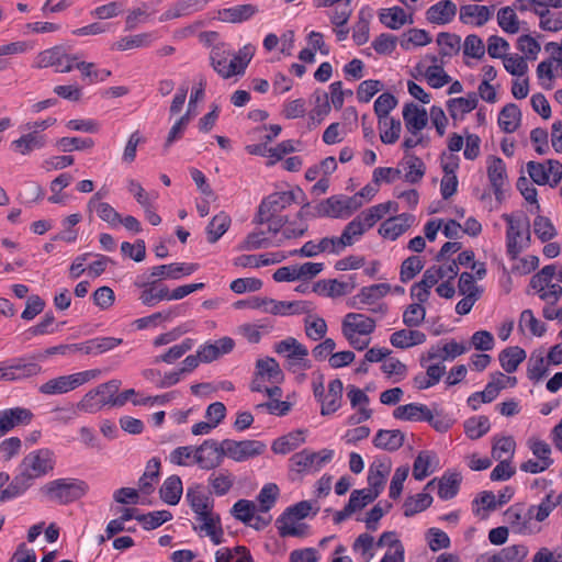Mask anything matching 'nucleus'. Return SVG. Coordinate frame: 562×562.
<instances>
[{"label":"nucleus","mask_w":562,"mask_h":562,"mask_svg":"<svg viewBox=\"0 0 562 562\" xmlns=\"http://www.w3.org/2000/svg\"><path fill=\"white\" fill-rule=\"evenodd\" d=\"M183 485L179 475L168 476L159 488V496L168 505H177L182 496Z\"/></svg>","instance_id":"nucleus-34"},{"label":"nucleus","mask_w":562,"mask_h":562,"mask_svg":"<svg viewBox=\"0 0 562 562\" xmlns=\"http://www.w3.org/2000/svg\"><path fill=\"white\" fill-rule=\"evenodd\" d=\"M256 369L257 376H267L270 382H278L283 376L282 370L274 358L259 359L256 363Z\"/></svg>","instance_id":"nucleus-55"},{"label":"nucleus","mask_w":562,"mask_h":562,"mask_svg":"<svg viewBox=\"0 0 562 562\" xmlns=\"http://www.w3.org/2000/svg\"><path fill=\"white\" fill-rule=\"evenodd\" d=\"M134 285L143 290L139 295L143 305L151 307L158 303L155 282L150 276L147 278L144 276L137 277Z\"/></svg>","instance_id":"nucleus-50"},{"label":"nucleus","mask_w":562,"mask_h":562,"mask_svg":"<svg viewBox=\"0 0 562 562\" xmlns=\"http://www.w3.org/2000/svg\"><path fill=\"white\" fill-rule=\"evenodd\" d=\"M89 491V485L80 479H56L46 483L42 492L49 501L57 502L60 505L74 503L83 497Z\"/></svg>","instance_id":"nucleus-2"},{"label":"nucleus","mask_w":562,"mask_h":562,"mask_svg":"<svg viewBox=\"0 0 562 562\" xmlns=\"http://www.w3.org/2000/svg\"><path fill=\"white\" fill-rule=\"evenodd\" d=\"M312 505L308 501H301L289 506L276 520L277 522L289 521L294 524L295 520L304 519L308 516Z\"/></svg>","instance_id":"nucleus-57"},{"label":"nucleus","mask_w":562,"mask_h":562,"mask_svg":"<svg viewBox=\"0 0 562 562\" xmlns=\"http://www.w3.org/2000/svg\"><path fill=\"white\" fill-rule=\"evenodd\" d=\"M525 359L526 351L518 346L507 347L498 356L499 363L507 373L515 372Z\"/></svg>","instance_id":"nucleus-40"},{"label":"nucleus","mask_w":562,"mask_h":562,"mask_svg":"<svg viewBox=\"0 0 562 562\" xmlns=\"http://www.w3.org/2000/svg\"><path fill=\"white\" fill-rule=\"evenodd\" d=\"M527 446L536 459L541 463L548 465L549 468L553 464V459L551 458V447L549 443L538 438H529Z\"/></svg>","instance_id":"nucleus-62"},{"label":"nucleus","mask_w":562,"mask_h":562,"mask_svg":"<svg viewBox=\"0 0 562 562\" xmlns=\"http://www.w3.org/2000/svg\"><path fill=\"white\" fill-rule=\"evenodd\" d=\"M502 218L506 222V255L516 260L531 244L529 218L524 213H505Z\"/></svg>","instance_id":"nucleus-1"},{"label":"nucleus","mask_w":562,"mask_h":562,"mask_svg":"<svg viewBox=\"0 0 562 562\" xmlns=\"http://www.w3.org/2000/svg\"><path fill=\"white\" fill-rule=\"evenodd\" d=\"M210 1L211 0H177L159 16V21L165 22L189 16L202 11Z\"/></svg>","instance_id":"nucleus-17"},{"label":"nucleus","mask_w":562,"mask_h":562,"mask_svg":"<svg viewBox=\"0 0 562 562\" xmlns=\"http://www.w3.org/2000/svg\"><path fill=\"white\" fill-rule=\"evenodd\" d=\"M470 347L463 342H457L456 340L439 341L436 345L430 346L427 351L428 360L452 361L459 356L465 353Z\"/></svg>","instance_id":"nucleus-15"},{"label":"nucleus","mask_w":562,"mask_h":562,"mask_svg":"<svg viewBox=\"0 0 562 562\" xmlns=\"http://www.w3.org/2000/svg\"><path fill=\"white\" fill-rule=\"evenodd\" d=\"M196 263H186V262H172L168 265H159L155 266L150 269V277L157 278L159 280L170 279L178 280L181 277L190 276L198 269Z\"/></svg>","instance_id":"nucleus-19"},{"label":"nucleus","mask_w":562,"mask_h":562,"mask_svg":"<svg viewBox=\"0 0 562 562\" xmlns=\"http://www.w3.org/2000/svg\"><path fill=\"white\" fill-rule=\"evenodd\" d=\"M99 199L100 193L98 192L88 202V209L90 211L94 210L102 221L112 226L120 224L121 214L111 204L106 202H98Z\"/></svg>","instance_id":"nucleus-39"},{"label":"nucleus","mask_w":562,"mask_h":562,"mask_svg":"<svg viewBox=\"0 0 562 562\" xmlns=\"http://www.w3.org/2000/svg\"><path fill=\"white\" fill-rule=\"evenodd\" d=\"M379 18L382 24L392 30L400 29L406 23L407 20V15L404 9L397 5L382 10Z\"/></svg>","instance_id":"nucleus-54"},{"label":"nucleus","mask_w":562,"mask_h":562,"mask_svg":"<svg viewBox=\"0 0 562 562\" xmlns=\"http://www.w3.org/2000/svg\"><path fill=\"white\" fill-rule=\"evenodd\" d=\"M33 483L34 481L32 480V476L21 470V472L13 477L8 486L1 491L0 501L7 502L19 497L20 495L24 494L33 485Z\"/></svg>","instance_id":"nucleus-32"},{"label":"nucleus","mask_w":562,"mask_h":562,"mask_svg":"<svg viewBox=\"0 0 562 562\" xmlns=\"http://www.w3.org/2000/svg\"><path fill=\"white\" fill-rule=\"evenodd\" d=\"M344 385L340 379H334L328 384V392L319 400L322 407L321 414L328 416L334 414L341 406Z\"/></svg>","instance_id":"nucleus-25"},{"label":"nucleus","mask_w":562,"mask_h":562,"mask_svg":"<svg viewBox=\"0 0 562 562\" xmlns=\"http://www.w3.org/2000/svg\"><path fill=\"white\" fill-rule=\"evenodd\" d=\"M372 443L375 448L393 452L398 450L403 446L404 434L398 429H380L375 434Z\"/></svg>","instance_id":"nucleus-31"},{"label":"nucleus","mask_w":562,"mask_h":562,"mask_svg":"<svg viewBox=\"0 0 562 562\" xmlns=\"http://www.w3.org/2000/svg\"><path fill=\"white\" fill-rule=\"evenodd\" d=\"M259 9L255 4H238L231 8H225L218 11V19L226 23H243L249 21Z\"/></svg>","instance_id":"nucleus-27"},{"label":"nucleus","mask_w":562,"mask_h":562,"mask_svg":"<svg viewBox=\"0 0 562 562\" xmlns=\"http://www.w3.org/2000/svg\"><path fill=\"white\" fill-rule=\"evenodd\" d=\"M226 52L229 50L226 49L225 44H218L213 46L210 54V60L213 69L225 79L231 78L236 74V64L227 61L228 54Z\"/></svg>","instance_id":"nucleus-26"},{"label":"nucleus","mask_w":562,"mask_h":562,"mask_svg":"<svg viewBox=\"0 0 562 562\" xmlns=\"http://www.w3.org/2000/svg\"><path fill=\"white\" fill-rule=\"evenodd\" d=\"M391 290L389 283H376L369 286H363L360 292L355 296L361 304H373L381 297L385 296Z\"/></svg>","instance_id":"nucleus-49"},{"label":"nucleus","mask_w":562,"mask_h":562,"mask_svg":"<svg viewBox=\"0 0 562 562\" xmlns=\"http://www.w3.org/2000/svg\"><path fill=\"white\" fill-rule=\"evenodd\" d=\"M33 413L29 408L13 407L0 412V437L19 425H29Z\"/></svg>","instance_id":"nucleus-18"},{"label":"nucleus","mask_w":562,"mask_h":562,"mask_svg":"<svg viewBox=\"0 0 562 562\" xmlns=\"http://www.w3.org/2000/svg\"><path fill=\"white\" fill-rule=\"evenodd\" d=\"M305 441L303 430H294L282 437L277 438L271 446V450L278 454H286L295 450Z\"/></svg>","instance_id":"nucleus-38"},{"label":"nucleus","mask_w":562,"mask_h":562,"mask_svg":"<svg viewBox=\"0 0 562 562\" xmlns=\"http://www.w3.org/2000/svg\"><path fill=\"white\" fill-rule=\"evenodd\" d=\"M123 342V339L115 337H95L83 342L71 345L72 349L85 355L98 356L110 351Z\"/></svg>","instance_id":"nucleus-20"},{"label":"nucleus","mask_w":562,"mask_h":562,"mask_svg":"<svg viewBox=\"0 0 562 562\" xmlns=\"http://www.w3.org/2000/svg\"><path fill=\"white\" fill-rule=\"evenodd\" d=\"M171 519L172 514L165 509L147 513L138 517V521L143 525L145 530L156 529Z\"/></svg>","instance_id":"nucleus-63"},{"label":"nucleus","mask_w":562,"mask_h":562,"mask_svg":"<svg viewBox=\"0 0 562 562\" xmlns=\"http://www.w3.org/2000/svg\"><path fill=\"white\" fill-rule=\"evenodd\" d=\"M305 334L312 340H321L327 333V324L324 318L318 316H307L304 321Z\"/></svg>","instance_id":"nucleus-64"},{"label":"nucleus","mask_w":562,"mask_h":562,"mask_svg":"<svg viewBox=\"0 0 562 562\" xmlns=\"http://www.w3.org/2000/svg\"><path fill=\"white\" fill-rule=\"evenodd\" d=\"M521 121V112L517 104L507 103L498 114V126L505 133H514Z\"/></svg>","instance_id":"nucleus-36"},{"label":"nucleus","mask_w":562,"mask_h":562,"mask_svg":"<svg viewBox=\"0 0 562 562\" xmlns=\"http://www.w3.org/2000/svg\"><path fill=\"white\" fill-rule=\"evenodd\" d=\"M493 9L480 4H464L460 7V21L464 24L484 25L492 16Z\"/></svg>","instance_id":"nucleus-28"},{"label":"nucleus","mask_w":562,"mask_h":562,"mask_svg":"<svg viewBox=\"0 0 562 562\" xmlns=\"http://www.w3.org/2000/svg\"><path fill=\"white\" fill-rule=\"evenodd\" d=\"M497 22L501 29L509 34H516L520 30L518 18L515 9L505 7L497 12Z\"/></svg>","instance_id":"nucleus-60"},{"label":"nucleus","mask_w":562,"mask_h":562,"mask_svg":"<svg viewBox=\"0 0 562 562\" xmlns=\"http://www.w3.org/2000/svg\"><path fill=\"white\" fill-rule=\"evenodd\" d=\"M397 98L391 92H383L374 101V113L379 117V124L387 125L390 112L397 105Z\"/></svg>","instance_id":"nucleus-44"},{"label":"nucleus","mask_w":562,"mask_h":562,"mask_svg":"<svg viewBox=\"0 0 562 562\" xmlns=\"http://www.w3.org/2000/svg\"><path fill=\"white\" fill-rule=\"evenodd\" d=\"M548 364L549 363L548 361L546 362V359L541 351L532 352L528 360V379L535 382H539L540 380H542L548 373Z\"/></svg>","instance_id":"nucleus-53"},{"label":"nucleus","mask_w":562,"mask_h":562,"mask_svg":"<svg viewBox=\"0 0 562 562\" xmlns=\"http://www.w3.org/2000/svg\"><path fill=\"white\" fill-rule=\"evenodd\" d=\"M223 448L225 449V457L236 462H244L265 453L267 445L263 441L255 439H224Z\"/></svg>","instance_id":"nucleus-6"},{"label":"nucleus","mask_w":562,"mask_h":562,"mask_svg":"<svg viewBox=\"0 0 562 562\" xmlns=\"http://www.w3.org/2000/svg\"><path fill=\"white\" fill-rule=\"evenodd\" d=\"M437 44L440 55L451 57L460 50L461 38L456 34L442 32L437 36Z\"/></svg>","instance_id":"nucleus-61"},{"label":"nucleus","mask_w":562,"mask_h":562,"mask_svg":"<svg viewBox=\"0 0 562 562\" xmlns=\"http://www.w3.org/2000/svg\"><path fill=\"white\" fill-rule=\"evenodd\" d=\"M393 347L406 349L422 344V333L412 329H401L394 331L390 337Z\"/></svg>","instance_id":"nucleus-47"},{"label":"nucleus","mask_w":562,"mask_h":562,"mask_svg":"<svg viewBox=\"0 0 562 562\" xmlns=\"http://www.w3.org/2000/svg\"><path fill=\"white\" fill-rule=\"evenodd\" d=\"M232 220L225 212L216 214L206 226L207 241L216 243L229 228Z\"/></svg>","instance_id":"nucleus-42"},{"label":"nucleus","mask_w":562,"mask_h":562,"mask_svg":"<svg viewBox=\"0 0 562 562\" xmlns=\"http://www.w3.org/2000/svg\"><path fill=\"white\" fill-rule=\"evenodd\" d=\"M54 467V452L48 448L30 452L20 464V469L30 474L33 481L53 471Z\"/></svg>","instance_id":"nucleus-7"},{"label":"nucleus","mask_w":562,"mask_h":562,"mask_svg":"<svg viewBox=\"0 0 562 562\" xmlns=\"http://www.w3.org/2000/svg\"><path fill=\"white\" fill-rule=\"evenodd\" d=\"M528 548L524 544H513L503 548L495 554H482L475 562H524Z\"/></svg>","instance_id":"nucleus-24"},{"label":"nucleus","mask_w":562,"mask_h":562,"mask_svg":"<svg viewBox=\"0 0 562 562\" xmlns=\"http://www.w3.org/2000/svg\"><path fill=\"white\" fill-rule=\"evenodd\" d=\"M462 474L456 469H449L440 477H434L430 480L424 490L437 488V495L442 501H449L454 498L462 484Z\"/></svg>","instance_id":"nucleus-10"},{"label":"nucleus","mask_w":562,"mask_h":562,"mask_svg":"<svg viewBox=\"0 0 562 562\" xmlns=\"http://www.w3.org/2000/svg\"><path fill=\"white\" fill-rule=\"evenodd\" d=\"M205 85V80L201 78L199 87L193 88V90L191 91L188 109H186V113L182 116H180L170 128L165 143V147L171 146L173 142L181 138L183 132L186 131L188 124L191 121L192 110L195 106V103L204 98Z\"/></svg>","instance_id":"nucleus-11"},{"label":"nucleus","mask_w":562,"mask_h":562,"mask_svg":"<svg viewBox=\"0 0 562 562\" xmlns=\"http://www.w3.org/2000/svg\"><path fill=\"white\" fill-rule=\"evenodd\" d=\"M349 279L351 280L350 283L341 282L337 279L319 280L314 284L313 291L319 295L329 297L344 296L356 288V276H350Z\"/></svg>","instance_id":"nucleus-22"},{"label":"nucleus","mask_w":562,"mask_h":562,"mask_svg":"<svg viewBox=\"0 0 562 562\" xmlns=\"http://www.w3.org/2000/svg\"><path fill=\"white\" fill-rule=\"evenodd\" d=\"M491 424L486 416L471 417L464 422V431L470 439H479L490 430Z\"/></svg>","instance_id":"nucleus-58"},{"label":"nucleus","mask_w":562,"mask_h":562,"mask_svg":"<svg viewBox=\"0 0 562 562\" xmlns=\"http://www.w3.org/2000/svg\"><path fill=\"white\" fill-rule=\"evenodd\" d=\"M411 295L416 302L406 308L403 314V322L408 327H415L419 325V319L416 317V314L422 310V281L413 284Z\"/></svg>","instance_id":"nucleus-45"},{"label":"nucleus","mask_w":562,"mask_h":562,"mask_svg":"<svg viewBox=\"0 0 562 562\" xmlns=\"http://www.w3.org/2000/svg\"><path fill=\"white\" fill-rule=\"evenodd\" d=\"M297 201V191H281L273 192L265 196L254 217V223L257 225L266 224L272 215H277Z\"/></svg>","instance_id":"nucleus-3"},{"label":"nucleus","mask_w":562,"mask_h":562,"mask_svg":"<svg viewBox=\"0 0 562 562\" xmlns=\"http://www.w3.org/2000/svg\"><path fill=\"white\" fill-rule=\"evenodd\" d=\"M66 54V49L61 45L45 49L37 55L35 67H55L56 69L58 66H63Z\"/></svg>","instance_id":"nucleus-41"},{"label":"nucleus","mask_w":562,"mask_h":562,"mask_svg":"<svg viewBox=\"0 0 562 562\" xmlns=\"http://www.w3.org/2000/svg\"><path fill=\"white\" fill-rule=\"evenodd\" d=\"M98 373V370H87L69 375H61L48 380L40 386L38 391L46 395L64 394L94 379Z\"/></svg>","instance_id":"nucleus-5"},{"label":"nucleus","mask_w":562,"mask_h":562,"mask_svg":"<svg viewBox=\"0 0 562 562\" xmlns=\"http://www.w3.org/2000/svg\"><path fill=\"white\" fill-rule=\"evenodd\" d=\"M322 211L325 217L345 218L344 194H335L321 201Z\"/></svg>","instance_id":"nucleus-56"},{"label":"nucleus","mask_w":562,"mask_h":562,"mask_svg":"<svg viewBox=\"0 0 562 562\" xmlns=\"http://www.w3.org/2000/svg\"><path fill=\"white\" fill-rule=\"evenodd\" d=\"M375 329V321L364 314L348 313L342 321L341 331L344 336L353 334L368 336Z\"/></svg>","instance_id":"nucleus-16"},{"label":"nucleus","mask_w":562,"mask_h":562,"mask_svg":"<svg viewBox=\"0 0 562 562\" xmlns=\"http://www.w3.org/2000/svg\"><path fill=\"white\" fill-rule=\"evenodd\" d=\"M404 105L403 119L406 130L416 136L422 132V109L413 102L405 103Z\"/></svg>","instance_id":"nucleus-52"},{"label":"nucleus","mask_w":562,"mask_h":562,"mask_svg":"<svg viewBox=\"0 0 562 562\" xmlns=\"http://www.w3.org/2000/svg\"><path fill=\"white\" fill-rule=\"evenodd\" d=\"M457 14V5L450 0H441L431 5L427 12V20L436 24H447Z\"/></svg>","instance_id":"nucleus-30"},{"label":"nucleus","mask_w":562,"mask_h":562,"mask_svg":"<svg viewBox=\"0 0 562 562\" xmlns=\"http://www.w3.org/2000/svg\"><path fill=\"white\" fill-rule=\"evenodd\" d=\"M3 373L7 378L4 381H18L37 375L42 367L36 362H26L24 358H15L1 363Z\"/></svg>","instance_id":"nucleus-14"},{"label":"nucleus","mask_w":562,"mask_h":562,"mask_svg":"<svg viewBox=\"0 0 562 562\" xmlns=\"http://www.w3.org/2000/svg\"><path fill=\"white\" fill-rule=\"evenodd\" d=\"M402 220L403 215L387 218L380 225L379 234L384 238L395 240L409 227V224L402 225Z\"/></svg>","instance_id":"nucleus-59"},{"label":"nucleus","mask_w":562,"mask_h":562,"mask_svg":"<svg viewBox=\"0 0 562 562\" xmlns=\"http://www.w3.org/2000/svg\"><path fill=\"white\" fill-rule=\"evenodd\" d=\"M46 144V136L37 131L23 134L11 143V148L22 155H29L35 149H41Z\"/></svg>","instance_id":"nucleus-33"},{"label":"nucleus","mask_w":562,"mask_h":562,"mask_svg":"<svg viewBox=\"0 0 562 562\" xmlns=\"http://www.w3.org/2000/svg\"><path fill=\"white\" fill-rule=\"evenodd\" d=\"M424 422L430 424V426L439 431L446 432L453 425V419L442 411L430 409L424 405Z\"/></svg>","instance_id":"nucleus-48"},{"label":"nucleus","mask_w":562,"mask_h":562,"mask_svg":"<svg viewBox=\"0 0 562 562\" xmlns=\"http://www.w3.org/2000/svg\"><path fill=\"white\" fill-rule=\"evenodd\" d=\"M527 172L538 186L555 187L562 179V165L554 159H549L546 162L529 161L527 162Z\"/></svg>","instance_id":"nucleus-8"},{"label":"nucleus","mask_w":562,"mask_h":562,"mask_svg":"<svg viewBox=\"0 0 562 562\" xmlns=\"http://www.w3.org/2000/svg\"><path fill=\"white\" fill-rule=\"evenodd\" d=\"M487 178L497 201L504 199V193L508 187V177L504 160L496 156H488L486 159Z\"/></svg>","instance_id":"nucleus-12"},{"label":"nucleus","mask_w":562,"mask_h":562,"mask_svg":"<svg viewBox=\"0 0 562 562\" xmlns=\"http://www.w3.org/2000/svg\"><path fill=\"white\" fill-rule=\"evenodd\" d=\"M400 169L404 173V180L408 183H416L422 179V162L415 155L406 154L400 162Z\"/></svg>","instance_id":"nucleus-46"},{"label":"nucleus","mask_w":562,"mask_h":562,"mask_svg":"<svg viewBox=\"0 0 562 562\" xmlns=\"http://www.w3.org/2000/svg\"><path fill=\"white\" fill-rule=\"evenodd\" d=\"M186 499L196 517L205 515L214 508V499L204 492L201 484L188 487Z\"/></svg>","instance_id":"nucleus-21"},{"label":"nucleus","mask_w":562,"mask_h":562,"mask_svg":"<svg viewBox=\"0 0 562 562\" xmlns=\"http://www.w3.org/2000/svg\"><path fill=\"white\" fill-rule=\"evenodd\" d=\"M235 346L234 339L223 337L214 342H206L199 347L198 353L202 362L209 363L216 360L222 355L229 353Z\"/></svg>","instance_id":"nucleus-23"},{"label":"nucleus","mask_w":562,"mask_h":562,"mask_svg":"<svg viewBox=\"0 0 562 562\" xmlns=\"http://www.w3.org/2000/svg\"><path fill=\"white\" fill-rule=\"evenodd\" d=\"M235 477L228 470L218 473H212L209 483L216 496L226 495L234 485Z\"/></svg>","instance_id":"nucleus-51"},{"label":"nucleus","mask_w":562,"mask_h":562,"mask_svg":"<svg viewBox=\"0 0 562 562\" xmlns=\"http://www.w3.org/2000/svg\"><path fill=\"white\" fill-rule=\"evenodd\" d=\"M225 458L223 441L205 439L194 449V462L203 470H213L220 467Z\"/></svg>","instance_id":"nucleus-9"},{"label":"nucleus","mask_w":562,"mask_h":562,"mask_svg":"<svg viewBox=\"0 0 562 562\" xmlns=\"http://www.w3.org/2000/svg\"><path fill=\"white\" fill-rule=\"evenodd\" d=\"M448 111L452 119L462 120L467 113H470L477 106V94L469 93L465 98H453L447 101Z\"/></svg>","instance_id":"nucleus-35"},{"label":"nucleus","mask_w":562,"mask_h":562,"mask_svg":"<svg viewBox=\"0 0 562 562\" xmlns=\"http://www.w3.org/2000/svg\"><path fill=\"white\" fill-rule=\"evenodd\" d=\"M505 520L512 530L520 535H533L540 531V527L531 521L528 509L524 512L522 506L513 505L505 512Z\"/></svg>","instance_id":"nucleus-13"},{"label":"nucleus","mask_w":562,"mask_h":562,"mask_svg":"<svg viewBox=\"0 0 562 562\" xmlns=\"http://www.w3.org/2000/svg\"><path fill=\"white\" fill-rule=\"evenodd\" d=\"M160 467L159 458L154 457L147 462L146 470L138 480V487L143 494L150 495L155 491L154 481L160 475Z\"/></svg>","instance_id":"nucleus-37"},{"label":"nucleus","mask_w":562,"mask_h":562,"mask_svg":"<svg viewBox=\"0 0 562 562\" xmlns=\"http://www.w3.org/2000/svg\"><path fill=\"white\" fill-rule=\"evenodd\" d=\"M268 304L270 307L265 308V313L273 315H294L308 313L311 311V303L307 301H277L271 299Z\"/></svg>","instance_id":"nucleus-29"},{"label":"nucleus","mask_w":562,"mask_h":562,"mask_svg":"<svg viewBox=\"0 0 562 562\" xmlns=\"http://www.w3.org/2000/svg\"><path fill=\"white\" fill-rule=\"evenodd\" d=\"M333 458L334 451L330 449H323L318 452L303 449L291 456L289 468L299 474L317 472L325 463L330 462Z\"/></svg>","instance_id":"nucleus-4"},{"label":"nucleus","mask_w":562,"mask_h":562,"mask_svg":"<svg viewBox=\"0 0 562 562\" xmlns=\"http://www.w3.org/2000/svg\"><path fill=\"white\" fill-rule=\"evenodd\" d=\"M562 503V495H559L557 499H553V494H548L539 505H531L528 508V515H530L531 521L536 520L538 522L543 521L549 517L551 512Z\"/></svg>","instance_id":"nucleus-43"}]
</instances>
